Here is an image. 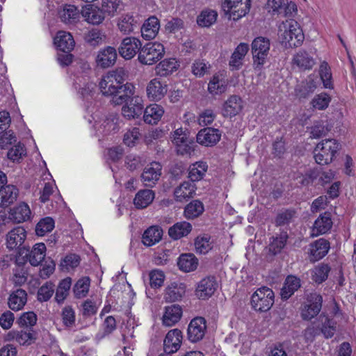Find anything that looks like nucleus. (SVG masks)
<instances>
[{
	"mask_svg": "<svg viewBox=\"0 0 356 356\" xmlns=\"http://www.w3.org/2000/svg\"><path fill=\"white\" fill-rule=\"evenodd\" d=\"M330 100L331 99L328 95L321 93L312 99V104L314 108L318 110H324L328 106Z\"/></svg>",
	"mask_w": 356,
	"mask_h": 356,
	"instance_id": "338daca9",
	"label": "nucleus"
},
{
	"mask_svg": "<svg viewBox=\"0 0 356 356\" xmlns=\"http://www.w3.org/2000/svg\"><path fill=\"white\" fill-rule=\"evenodd\" d=\"M204 211L203 203L195 200L186 204L184 211V216L186 219H195L199 217Z\"/></svg>",
	"mask_w": 356,
	"mask_h": 356,
	"instance_id": "c03bdc74",
	"label": "nucleus"
},
{
	"mask_svg": "<svg viewBox=\"0 0 356 356\" xmlns=\"http://www.w3.org/2000/svg\"><path fill=\"white\" fill-rule=\"evenodd\" d=\"M218 17L216 11L213 10H202L197 16V23L202 27H209L216 22Z\"/></svg>",
	"mask_w": 356,
	"mask_h": 356,
	"instance_id": "8fccbe9b",
	"label": "nucleus"
},
{
	"mask_svg": "<svg viewBox=\"0 0 356 356\" xmlns=\"http://www.w3.org/2000/svg\"><path fill=\"white\" fill-rule=\"evenodd\" d=\"M10 335L20 345H30L35 339L33 333L22 330L13 332Z\"/></svg>",
	"mask_w": 356,
	"mask_h": 356,
	"instance_id": "052dcab7",
	"label": "nucleus"
},
{
	"mask_svg": "<svg viewBox=\"0 0 356 356\" xmlns=\"http://www.w3.org/2000/svg\"><path fill=\"white\" fill-rule=\"evenodd\" d=\"M317 88L316 81L309 76L306 80L298 85L296 88V96L300 99H305L313 94Z\"/></svg>",
	"mask_w": 356,
	"mask_h": 356,
	"instance_id": "7c9ffc66",
	"label": "nucleus"
},
{
	"mask_svg": "<svg viewBox=\"0 0 356 356\" xmlns=\"http://www.w3.org/2000/svg\"><path fill=\"white\" fill-rule=\"evenodd\" d=\"M270 40L264 37H257L252 42L254 65L260 69L266 63L270 50Z\"/></svg>",
	"mask_w": 356,
	"mask_h": 356,
	"instance_id": "423d86ee",
	"label": "nucleus"
},
{
	"mask_svg": "<svg viewBox=\"0 0 356 356\" xmlns=\"http://www.w3.org/2000/svg\"><path fill=\"white\" fill-rule=\"evenodd\" d=\"M182 315L181 307L179 305L166 307L163 316V323L170 327L177 323Z\"/></svg>",
	"mask_w": 356,
	"mask_h": 356,
	"instance_id": "c85d7f7f",
	"label": "nucleus"
},
{
	"mask_svg": "<svg viewBox=\"0 0 356 356\" xmlns=\"http://www.w3.org/2000/svg\"><path fill=\"white\" fill-rule=\"evenodd\" d=\"M88 6L82 11V15L86 21L94 25L101 24L105 18L104 12L97 7L93 8L90 5Z\"/></svg>",
	"mask_w": 356,
	"mask_h": 356,
	"instance_id": "f704fd0d",
	"label": "nucleus"
},
{
	"mask_svg": "<svg viewBox=\"0 0 356 356\" xmlns=\"http://www.w3.org/2000/svg\"><path fill=\"white\" fill-rule=\"evenodd\" d=\"M186 293V285L181 282H172L168 285L164 294L167 302H176L181 300Z\"/></svg>",
	"mask_w": 356,
	"mask_h": 356,
	"instance_id": "aec40b11",
	"label": "nucleus"
},
{
	"mask_svg": "<svg viewBox=\"0 0 356 356\" xmlns=\"http://www.w3.org/2000/svg\"><path fill=\"white\" fill-rule=\"evenodd\" d=\"M293 63L302 70H309L312 68L315 61L306 51L300 49L293 56Z\"/></svg>",
	"mask_w": 356,
	"mask_h": 356,
	"instance_id": "c9c22d12",
	"label": "nucleus"
},
{
	"mask_svg": "<svg viewBox=\"0 0 356 356\" xmlns=\"http://www.w3.org/2000/svg\"><path fill=\"white\" fill-rule=\"evenodd\" d=\"M178 67L175 58L164 59L156 66V74L160 76H167L176 71Z\"/></svg>",
	"mask_w": 356,
	"mask_h": 356,
	"instance_id": "79ce46f5",
	"label": "nucleus"
},
{
	"mask_svg": "<svg viewBox=\"0 0 356 356\" xmlns=\"http://www.w3.org/2000/svg\"><path fill=\"white\" fill-rule=\"evenodd\" d=\"M250 6V0H242L239 1L233 6V7L231 6L230 11L227 12L229 18H232L234 20L241 19L249 13Z\"/></svg>",
	"mask_w": 356,
	"mask_h": 356,
	"instance_id": "e433bc0d",
	"label": "nucleus"
},
{
	"mask_svg": "<svg viewBox=\"0 0 356 356\" xmlns=\"http://www.w3.org/2000/svg\"><path fill=\"white\" fill-rule=\"evenodd\" d=\"M243 109V100L236 95H231L223 104L222 114L225 118H232Z\"/></svg>",
	"mask_w": 356,
	"mask_h": 356,
	"instance_id": "dca6fc26",
	"label": "nucleus"
},
{
	"mask_svg": "<svg viewBox=\"0 0 356 356\" xmlns=\"http://www.w3.org/2000/svg\"><path fill=\"white\" fill-rule=\"evenodd\" d=\"M318 321L321 323V332L326 338H331L336 332V322L329 318L326 315L319 316Z\"/></svg>",
	"mask_w": 356,
	"mask_h": 356,
	"instance_id": "09e8293b",
	"label": "nucleus"
},
{
	"mask_svg": "<svg viewBox=\"0 0 356 356\" xmlns=\"http://www.w3.org/2000/svg\"><path fill=\"white\" fill-rule=\"evenodd\" d=\"M296 211L293 209H282L279 211L275 219L276 227L289 225L296 216Z\"/></svg>",
	"mask_w": 356,
	"mask_h": 356,
	"instance_id": "864d4df0",
	"label": "nucleus"
},
{
	"mask_svg": "<svg viewBox=\"0 0 356 356\" xmlns=\"http://www.w3.org/2000/svg\"><path fill=\"white\" fill-rule=\"evenodd\" d=\"M163 230L159 226H151L143 234V243L146 246H152L161 239Z\"/></svg>",
	"mask_w": 356,
	"mask_h": 356,
	"instance_id": "4c0bfd02",
	"label": "nucleus"
},
{
	"mask_svg": "<svg viewBox=\"0 0 356 356\" xmlns=\"http://www.w3.org/2000/svg\"><path fill=\"white\" fill-rule=\"evenodd\" d=\"M117 59V52L114 47H106L101 49L97 56L96 63L102 68H107L113 65Z\"/></svg>",
	"mask_w": 356,
	"mask_h": 356,
	"instance_id": "a211bd4d",
	"label": "nucleus"
},
{
	"mask_svg": "<svg viewBox=\"0 0 356 356\" xmlns=\"http://www.w3.org/2000/svg\"><path fill=\"white\" fill-rule=\"evenodd\" d=\"M134 87L132 84L123 83L118 89L115 90L114 94L110 96L112 98V102L115 105H121L127 102L134 97Z\"/></svg>",
	"mask_w": 356,
	"mask_h": 356,
	"instance_id": "6ab92c4d",
	"label": "nucleus"
},
{
	"mask_svg": "<svg viewBox=\"0 0 356 356\" xmlns=\"http://www.w3.org/2000/svg\"><path fill=\"white\" fill-rule=\"evenodd\" d=\"M249 51V45L241 42L234 49L229 60V66L232 70H238L242 66V60Z\"/></svg>",
	"mask_w": 356,
	"mask_h": 356,
	"instance_id": "bb28decb",
	"label": "nucleus"
},
{
	"mask_svg": "<svg viewBox=\"0 0 356 356\" xmlns=\"http://www.w3.org/2000/svg\"><path fill=\"white\" fill-rule=\"evenodd\" d=\"M177 265L184 272H192L197 268L198 259L193 254H182L178 258Z\"/></svg>",
	"mask_w": 356,
	"mask_h": 356,
	"instance_id": "72a5a7b5",
	"label": "nucleus"
},
{
	"mask_svg": "<svg viewBox=\"0 0 356 356\" xmlns=\"http://www.w3.org/2000/svg\"><path fill=\"white\" fill-rule=\"evenodd\" d=\"M332 222L330 214L327 212L320 215L315 220L314 224L313 232H316V234H323L327 232L332 227Z\"/></svg>",
	"mask_w": 356,
	"mask_h": 356,
	"instance_id": "a19ab883",
	"label": "nucleus"
},
{
	"mask_svg": "<svg viewBox=\"0 0 356 356\" xmlns=\"http://www.w3.org/2000/svg\"><path fill=\"white\" fill-rule=\"evenodd\" d=\"M227 88L225 81L218 76H213L208 84V90L213 95H220L226 91Z\"/></svg>",
	"mask_w": 356,
	"mask_h": 356,
	"instance_id": "13d9d810",
	"label": "nucleus"
},
{
	"mask_svg": "<svg viewBox=\"0 0 356 356\" xmlns=\"http://www.w3.org/2000/svg\"><path fill=\"white\" fill-rule=\"evenodd\" d=\"M106 35L97 29H92L85 34L86 42L92 47H97L103 44L106 40Z\"/></svg>",
	"mask_w": 356,
	"mask_h": 356,
	"instance_id": "de8ad7c7",
	"label": "nucleus"
},
{
	"mask_svg": "<svg viewBox=\"0 0 356 356\" xmlns=\"http://www.w3.org/2000/svg\"><path fill=\"white\" fill-rule=\"evenodd\" d=\"M26 232L23 227H16L10 230L6 235V247L12 250L19 248L24 242Z\"/></svg>",
	"mask_w": 356,
	"mask_h": 356,
	"instance_id": "f3484780",
	"label": "nucleus"
},
{
	"mask_svg": "<svg viewBox=\"0 0 356 356\" xmlns=\"http://www.w3.org/2000/svg\"><path fill=\"white\" fill-rule=\"evenodd\" d=\"M330 249V243L324 238H320L311 244L310 261H316L324 257Z\"/></svg>",
	"mask_w": 356,
	"mask_h": 356,
	"instance_id": "412c9836",
	"label": "nucleus"
},
{
	"mask_svg": "<svg viewBox=\"0 0 356 356\" xmlns=\"http://www.w3.org/2000/svg\"><path fill=\"white\" fill-rule=\"evenodd\" d=\"M31 211L27 204L21 202L9 213V220L17 223H21L30 219Z\"/></svg>",
	"mask_w": 356,
	"mask_h": 356,
	"instance_id": "4be33fe9",
	"label": "nucleus"
},
{
	"mask_svg": "<svg viewBox=\"0 0 356 356\" xmlns=\"http://www.w3.org/2000/svg\"><path fill=\"white\" fill-rule=\"evenodd\" d=\"M207 330L206 320L203 317H195L190 322L187 329L188 339L195 343L203 339Z\"/></svg>",
	"mask_w": 356,
	"mask_h": 356,
	"instance_id": "1a4fd4ad",
	"label": "nucleus"
},
{
	"mask_svg": "<svg viewBox=\"0 0 356 356\" xmlns=\"http://www.w3.org/2000/svg\"><path fill=\"white\" fill-rule=\"evenodd\" d=\"M121 7L120 0H102V9L108 15H115L118 10H121Z\"/></svg>",
	"mask_w": 356,
	"mask_h": 356,
	"instance_id": "e2e57ef3",
	"label": "nucleus"
},
{
	"mask_svg": "<svg viewBox=\"0 0 356 356\" xmlns=\"http://www.w3.org/2000/svg\"><path fill=\"white\" fill-rule=\"evenodd\" d=\"M141 45L139 39L134 37H127L123 39L118 49L119 54L127 60L131 59L136 53L139 54Z\"/></svg>",
	"mask_w": 356,
	"mask_h": 356,
	"instance_id": "ddd939ff",
	"label": "nucleus"
},
{
	"mask_svg": "<svg viewBox=\"0 0 356 356\" xmlns=\"http://www.w3.org/2000/svg\"><path fill=\"white\" fill-rule=\"evenodd\" d=\"M143 100L139 96L129 99L122 108V114L127 120L138 118L143 112Z\"/></svg>",
	"mask_w": 356,
	"mask_h": 356,
	"instance_id": "6e6552de",
	"label": "nucleus"
},
{
	"mask_svg": "<svg viewBox=\"0 0 356 356\" xmlns=\"http://www.w3.org/2000/svg\"><path fill=\"white\" fill-rule=\"evenodd\" d=\"M54 44L60 51L67 53L73 49L75 42L71 33L60 31L54 38Z\"/></svg>",
	"mask_w": 356,
	"mask_h": 356,
	"instance_id": "5701e85b",
	"label": "nucleus"
},
{
	"mask_svg": "<svg viewBox=\"0 0 356 356\" xmlns=\"http://www.w3.org/2000/svg\"><path fill=\"white\" fill-rule=\"evenodd\" d=\"M221 138V131L218 129L207 127L202 129L197 134L196 140L205 147H212Z\"/></svg>",
	"mask_w": 356,
	"mask_h": 356,
	"instance_id": "f8f14e48",
	"label": "nucleus"
},
{
	"mask_svg": "<svg viewBox=\"0 0 356 356\" xmlns=\"http://www.w3.org/2000/svg\"><path fill=\"white\" fill-rule=\"evenodd\" d=\"M330 269V267L325 264H321L316 266L312 271L313 281L318 284L325 282L327 279Z\"/></svg>",
	"mask_w": 356,
	"mask_h": 356,
	"instance_id": "6e6d98bb",
	"label": "nucleus"
},
{
	"mask_svg": "<svg viewBox=\"0 0 356 356\" xmlns=\"http://www.w3.org/2000/svg\"><path fill=\"white\" fill-rule=\"evenodd\" d=\"M300 280L294 275H288L280 291L282 300H288L300 287Z\"/></svg>",
	"mask_w": 356,
	"mask_h": 356,
	"instance_id": "b1692460",
	"label": "nucleus"
},
{
	"mask_svg": "<svg viewBox=\"0 0 356 356\" xmlns=\"http://www.w3.org/2000/svg\"><path fill=\"white\" fill-rule=\"evenodd\" d=\"M164 113L161 106L154 104L147 106L144 111V121L149 124H156Z\"/></svg>",
	"mask_w": 356,
	"mask_h": 356,
	"instance_id": "473e14b6",
	"label": "nucleus"
},
{
	"mask_svg": "<svg viewBox=\"0 0 356 356\" xmlns=\"http://www.w3.org/2000/svg\"><path fill=\"white\" fill-rule=\"evenodd\" d=\"M281 42L286 48L298 47L300 46L305 39V35L300 24L294 19H288L282 22L280 26Z\"/></svg>",
	"mask_w": 356,
	"mask_h": 356,
	"instance_id": "f257e3e1",
	"label": "nucleus"
},
{
	"mask_svg": "<svg viewBox=\"0 0 356 356\" xmlns=\"http://www.w3.org/2000/svg\"><path fill=\"white\" fill-rule=\"evenodd\" d=\"M72 279L67 277L61 280L56 289L55 299L58 303L63 302L67 298L71 287Z\"/></svg>",
	"mask_w": 356,
	"mask_h": 356,
	"instance_id": "5fc2aeb1",
	"label": "nucleus"
},
{
	"mask_svg": "<svg viewBox=\"0 0 356 356\" xmlns=\"http://www.w3.org/2000/svg\"><path fill=\"white\" fill-rule=\"evenodd\" d=\"M59 17L61 22L66 24H74L79 22L80 13L78 8L73 5H66L60 10Z\"/></svg>",
	"mask_w": 356,
	"mask_h": 356,
	"instance_id": "c756f323",
	"label": "nucleus"
},
{
	"mask_svg": "<svg viewBox=\"0 0 356 356\" xmlns=\"http://www.w3.org/2000/svg\"><path fill=\"white\" fill-rule=\"evenodd\" d=\"M165 54V49L159 42H149L141 47L138 59L143 65H152L160 60Z\"/></svg>",
	"mask_w": 356,
	"mask_h": 356,
	"instance_id": "20e7f679",
	"label": "nucleus"
},
{
	"mask_svg": "<svg viewBox=\"0 0 356 356\" xmlns=\"http://www.w3.org/2000/svg\"><path fill=\"white\" fill-rule=\"evenodd\" d=\"M37 322V316L33 312L23 313L17 320L21 327H33Z\"/></svg>",
	"mask_w": 356,
	"mask_h": 356,
	"instance_id": "69168bd1",
	"label": "nucleus"
},
{
	"mask_svg": "<svg viewBox=\"0 0 356 356\" xmlns=\"http://www.w3.org/2000/svg\"><path fill=\"white\" fill-rule=\"evenodd\" d=\"M155 198V193L150 189L140 190L135 195L134 204L136 208L143 209L152 204Z\"/></svg>",
	"mask_w": 356,
	"mask_h": 356,
	"instance_id": "cd10ccee",
	"label": "nucleus"
},
{
	"mask_svg": "<svg viewBox=\"0 0 356 356\" xmlns=\"http://www.w3.org/2000/svg\"><path fill=\"white\" fill-rule=\"evenodd\" d=\"M90 285V280L88 277H83L79 279L73 287V292L76 298L86 297L88 293Z\"/></svg>",
	"mask_w": 356,
	"mask_h": 356,
	"instance_id": "3c124183",
	"label": "nucleus"
},
{
	"mask_svg": "<svg viewBox=\"0 0 356 356\" xmlns=\"http://www.w3.org/2000/svg\"><path fill=\"white\" fill-rule=\"evenodd\" d=\"M208 169V165L204 161H197L190 165L188 178L193 182L201 180Z\"/></svg>",
	"mask_w": 356,
	"mask_h": 356,
	"instance_id": "37998d69",
	"label": "nucleus"
},
{
	"mask_svg": "<svg viewBox=\"0 0 356 356\" xmlns=\"http://www.w3.org/2000/svg\"><path fill=\"white\" fill-rule=\"evenodd\" d=\"M191 230V224L186 221H182L177 222L170 227L168 234L172 238L177 240L187 236Z\"/></svg>",
	"mask_w": 356,
	"mask_h": 356,
	"instance_id": "58836bf2",
	"label": "nucleus"
},
{
	"mask_svg": "<svg viewBox=\"0 0 356 356\" xmlns=\"http://www.w3.org/2000/svg\"><path fill=\"white\" fill-rule=\"evenodd\" d=\"M162 166L159 162H152L143 170L141 181L147 187H153L161 175Z\"/></svg>",
	"mask_w": 356,
	"mask_h": 356,
	"instance_id": "9d476101",
	"label": "nucleus"
},
{
	"mask_svg": "<svg viewBox=\"0 0 356 356\" xmlns=\"http://www.w3.org/2000/svg\"><path fill=\"white\" fill-rule=\"evenodd\" d=\"M195 185L189 181L183 182L179 186L177 187L174 192L175 200L179 202H183L193 197L195 193Z\"/></svg>",
	"mask_w": 356,
	"mask_h": 356,
	"instance_id": "ea45409f",
	"label": "nucleus"
},
{
	"mask_svg": "<svg viewBox=\"0 0 356 356\" xmlns=\"http://www.w3.org/2000/svg\"><path fill=\"white\" fill-rule=\"evenodd\" d=\"M211 237L207 234L202 236H197L195 241L196 252L200 254H206L212 248L210 242Z\"/></svg>",
	"mask_w": 356,
	"mask_h": 356,
	"instance_id": "bf43d9fd",
	"label": "nucleus"
},
{
	"mask_svg": "<svg viewBox=\"0 0 356 356\" xmlns=\"http://www.w3.org/2000/svg\"><path fill=\"white\" fill-rule=\"evenodd\" d=\"M319 176V172L317 169H310L305 175H300L296 179L302 186H308L314 182Z\"/></svg>",
	"mask_w": 356,
	"mask_h": 356,
	"instance_id": "0e129e2a",
	"label": "nucleus"
},
{
	"mask_svg": "<svg viewBox=\"0 0 356 356\" xmlns=\"http://www.w3.org/2000/svg\"><path fill=\"white\" fill-rule=\"evenodd\" d=\"M306 300L307 303L303 305L301 310V317L303 320L309 321L319 314L322 308L323 297L314 292L308 294Z\"/></svg>",
	"mask_w": 356,
	"mask_h": 356,
	"instance_id": "0eeeda50",
	"label": "nucleus"
},
{
	"mask_svg": "<svg viewBox=\"0 0 356 356\" xmlns=\"http://www.w3.org/2000/svg\"><path fill=\"white\" fill-rule=\"evenodd\" d=\"M167 91L168 86L157 78L152 79L146 88L147 97L152 101L161 100L165 95Z\"/></svg>",
	"mask_w": 356,
	"mask_h": 356,
	"instance_id": "4468645a",
	"label": "nucleus"
},
{
	"mask_svg": "<svg viewBox=\"0 0 356 356\" xmlns=\"http://www.w3.org/2000/svg\"><path fill=\"white\" fill-rule=\"evenodd\" d=\"M289 236L286 232H281L279 236H273L268 245L269 252L276 255L281 252L286 245Z\"/></svg>",
	"mask_w": 356,
	"mask_h": 356,
	"instance_id": "a18cd8bd",
	"label": "nucleus"
},
{
	"mask_svg": "<svg viewBox=\"0 0 356 356\" xmlns=\"http://www.w3.org/2000/svg\"><path fill=\"white\" fill-rule=\"evenodd\" d=\"M126 72L123 68H118L104 75L99 83V89L103 95L110 97L114 94L125 80Z\"/></svg>",
	"mask_w": 356,
	"mask_h": 356,
	"instance_id": "7ed1b4c3",
	"label": "nucleus"
},
{
	"mask_svg": "<svg viewBox=\"0 0 356 356\" xmlns=\"http://www.w3.org/2000/svg\"><path fill=\"white\" fill-rule=\"evenodd\" d=\"M46 246L44 243L35 244L31 249L29 258L30 264L33 266H39L45 257Z\"/></svg>",
	"mask_w": 356,
	"mask_h": 356,
	"instance_id": "49530a36",
	"label": "nucleus"
},
{
	"mask_svg": "<svg viewBox=\"0 0 356 356\" xmlns=\"http://www.w3.org/2000/svg\"><path fill=\"white\" fill-rule=\"evenodd\" d=\"M160 28L159 20L156 17H149L140 28L141 35L145 40H151L156 37Z\"/></svg>",
	"mask_w": 356,
	"mask_h": 356,
	"instance_id": "393cba45",
	"label": "nucleus"
},
{
	"mask_svg": "<svg viewBox=\"0 0 356 356\" xmlns=\"http://www.w3.org/2000/svg\"><path fill=\"white\" fill-rule=\"evenodd\" d=\"M118 26L120 31L124 34L130 33L138 26L134 17L129 15L122 16L119 19Z\"/></svg>",
	"mask_w": 356,
	"mask_h": 356,
	"instance_id": "603ef678",
	"label": "nucleus"
},
{
	"mask_svg": "<svg viewBox=\"0 0 356 356\" xmlns=\"http://www.w3.org/2000/svg\"><path fill=\"white\" fill-rule=\"evenodd\" d=\"M54 292V285L51 282H47L38 291V300L40 302L49 300Z\"/></svg>",
	"mask_w": 356,
	"mask_h": 356,
	"instance_id": "680f3d73",
	"label": "nucleus"
},
{
	"mask_svg": "<svg viewBox=\"0 0 356 356\" xmlns=\"http://www.w3.org/2000/svg\"><path fill=\"white\" fill-rule=\"evenodd\" d=\"M27 302V293L25 290L19 289L10 293L8 304L10 309L19 311L22 309Z\"/></svg>",
	"mask_w": 356,
	"mask_h": 356,
	"instance_id": "a878e982",
	"label": "nucleus"
},
{
	"mask_svg": "<svg viewBox=\"0 0 356 356\" xmlns=\"http://www.w3.org/2000/svg\"><path fill=\"white\" fill-rule=\"evenodd\" d=\"M182 333L178 329L170 330L164 339V352L168 354H172L177 352L181 343Z\"/></svg>",
	"mask_w": 356,
	"mask_h": 356,
	"instance_id": "2eb2a0df",
	"label": "nucleus"
},
{
	"mask_svg": "<svg viewBox=\"0 0 356 356\" xmlns=\"http://www.w3.org/2000/svg\"><path fill=\"white\" fill-rule=\"evenodd\" d=\"M340 148V144L334 139L323 140L314 150V159L319 165H327L332 161Z\"/></svg>",
	"mask_w": 356,
	"mask_h": 356,
	"instance_id": "f03ea898",
	"label": "nucleus"
},
{
	"mask_svg": "<svg viewBox=\"0 0 356 356\" xmlns=\"http://www.w3.org/2000/svg\"><path fill=\"white\" fill-rule=\"evenodd\" d=\"M18 196V189L13 185H7L0 190V207H6L13 204Z\"/></svg>",
	"mask_w": 356,
	"mask_h": 356,
	"instance_id": "2f4dec72",
	"label": "nucleus"
},
{
	"mask_svg": "<svg viewBox=\"0 0 356 356\" xmlns=\"http://www.w3.org/2000/svg\"><path fill=\"white\" fill-rule=\"evenodd\" d=\"M54 228V220L51 217L42 218L36 225L35 233L38 236H42L52 231Z\"/></svg>",
	"mask_w": 356,
	"mask_h": 356,
	"instance_id": "4d7b16f0",
	"label": "nucleus"
},
{
	"mask_svg": "<svg viewBox=\"0 0 356 356\" xmlns=\"http://www.w3.org/2000/svg\"><path fill=\"white\" fill-rule=\"evenodd\" d=\"M274 292L268 287L263 286L258 289L251 297V305L257 312L268 311L274 303Z\"/></svg>",
	"mask_w": 356,
	"mask_h": 356,
	"instance_id": "39448f33",
	"label": "nucleus"
},
{
	"mask_svg": "<svg viewBox=\"0 0 356 356\" xmlns=\"http://www.w3.org/2000/svg\"><path fill=\"white\" fill-rule=\"evenodd\" d=\"M13 282L15 286H22L27 281L28 271L25 268H15Z\"/></svg>",
	"mask_w": 356,
	"mask_h": 356,
	"instance_id": "774afa93",
	"label": "nucleus"
},
{
	"mask_svg": "<svg viewBox=\"0 0 356 356\" xmlns=\"http://www.w3.org/2000/svg\"><path fill=\"white\" fill-rule=\"evenodd\" d=\"M217 282L213 276H208L202 279L197 284L195 289V296L198 299L207 300L215 292Z\"/></svg>",
	"mask_w": 356,
	"mask_h": 356,
	"instance_id": "9b49d317",
	"label": "nucleus"
}]
</instances>
